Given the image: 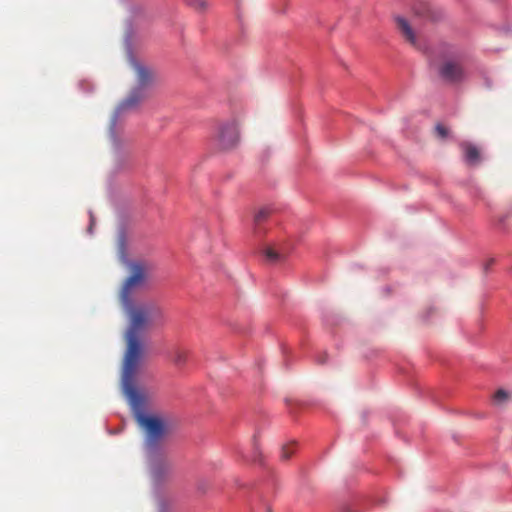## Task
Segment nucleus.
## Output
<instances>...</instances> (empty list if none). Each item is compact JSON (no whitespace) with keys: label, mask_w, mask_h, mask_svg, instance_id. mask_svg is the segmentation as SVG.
<instances>
[{"label":"nucleus","mask_w":512,"mask_h":512,"mask_svg":"<svg viewBox=\"0 0 512 512\" xmlns=\"http://www.w3.org/2000/svg\"><path fill=\"white\" fill-rule=\"evenodd\" d=\"M270 215V210L267 208H261L254 216V223L256 226H259L262 222H264Z\"/></svg>","instance_id":"obj_13"},{"label":"nucleus","mask_w":512,"mask_h":512,"mask_svg":"<svg viewBox=\"0 0 512 512\" xmlns=\"http://www.w3.org/2000/svg\"><path fill=\"white\" fill-rule=\"evenodd\" d=\"M264 254L266 258L272 263L280 262L286 257V254L279 252L272 247L265 248Z\"/></svg>","instance_id":"obj_11"},{"label":"nucleus","mask_w":512,"mask_h":512,"mask_svg":"<svg viewBox=\"0 0 512 512\" xmlns=\"http://www.w3.org/2000/svg\"><path fill=\"white\" fill-rule=\"evenodd\" d=\"M494 263V259H490L487 263H486V266H485V269H488L489 266L493 265Z\"/></svg>","instance_id":"obj_16"},{"label":"nucleus","mask_w":512,"mask_h":512,"mask_svg":"<svg viewBox=\"0 0 512 512\" xmlns=\"http://www.w3.org/2000/svg\"><path fill=\"white\" fill-rule=\"evenodd\" d=\"M440 62L437 64L439 77L445 82L456 84L466 79L462 65V53L452 45L444 44L438 51Z\"/></svg>","instance_id":"obj_2"},{"label":"nucleus","mask_w":512,"mask_h":512,"mask_svg":"<svg viewBox=\"0 0 512 512\" xmlns=\"http://www.w3.org/2000/svg\"><path fill=\"white\" fill-rule=\"evenodd\" d=\"M296 451V443L295 442H289L282 446L281 449V460L287 461L289 460L292 455Z\"/></svg>","instance_id":"obj_12"},{"label":"nucleus","mask_w":512,"mask_h":512,"mask_svg":"<svg viewBox=\"0 0 512 512\" xmlns=\"http://www.w3.org/2000/svg\"><path fill=\"white\" fill-rule=\"evenodd\" d=\"M129 269L130 275L125 280L120 292L121 303L129 316V327L125 335L127 349L123 363L122 389L134 411L138 425L144 431L145 447L152 452L163 439L167 429L160 418L142 412L145 399L135 387L134 377L142 355L140 335L157 308L152 304L134 306L131 300L132 291L143 284L149 265L137 261L132 262Z\"/></svg>","instance_id":"obj_1"},{"label":"nucleus","mask_w":512,"mask_h":512,"mask_svg":"<svg viewBox=\"0 0 512 512\" xmlns=\"http://www.w3.org/2000/svg\"><path fill=\"white\" fill-rule=\"evenodd\" d=\"M461 149L464 152L465 161L469 165H476L480 162V152L475 145L471 143H462Z\"/></svg>","instance_id":"obj_7"},{"label":"nucleus","mask_w":512,"mask_h":512,"mask_svg":"<svg viewBox=\"0 0 512 512\" xmlns=\"http://www.w3.org/2000/svg\"><path fill=\"white\" fill-rule=\"evenodd\" d=\"M150 470L153 481L159 484L167 480L173 471L172 463L160 456H153L150 460Z\"/></svg>","instance_id":"obj_4"},{"label":"nucleus","mask_w":512,"mask_h":512,"mask_svg":"<svg viewBox=\"0 0 512 512\" xmlns=\"http://www.w3.org/2000/svg\"><path fill=\"white\" fill-rule=\"evenodd\" d=\"M512 400V393L505 389H498L492 396V403L496 407H505Z\"/></svg>","instance_id":"obj_8"},{"label":"nucleus","mask_w":512,"mask_h":512,"mask_svg":"<svg viewBox=\"0 0 512 512\" xmlns=\"http://www.w3.org/2000/svg\"><path fill=\"white\" fill-rule=\"evenodd\" d=\"M134 68L139 85L144 86L150 79V72L140 64L135 63Z\"/></svg>","instance_id":"obj_10"},{"label":"nucleus","mask_w":512,"mask_h":512,"mask_svg":"<svg viewBox=\"0 0 512 512\" xmlns=\"http://www.w3.org/2000/svg\"><path fill=\"white\" fill-rule=\"evenodd\" d=\"M142 98L143 95L140 89L133 90L131 94L118 105L112 120V126H115L118 116L128 109L134 108Z\"/></svg>","instance_id":"obj_5"},{"label":"nucleus","mask_w":512,"mask_h":512,"mask_svg":"<svg viewBox=\"0 0 512 512\" xmlns=\"http://www.w3.org/2000/svg\"><path fill=\"white\" fill-rule=\"evenodd\" d=\"M189 352L182 348H176L173 351L172 361L176 366H183L188 360Z\"/></svg>","instance_id":"obj_9"},{"label":"nucleus","mask_w":512,"mask_h":512,"mask_svg":"<svg viewBox=\"0 0 512 512\" xmlns=\"http://www.w3.org/2000/svg\"><path fill=\"white\" fill-rule=\"evenodd\" d=\"M239 141L238 122L231 119L221 123L216 135V144L221 150H228L237 145Z\"/></svg>","instance_id":"obj_3"},{"label":"nucleus","mask_w":512,"mask_h":512,"mask_svg":"<svg viewBox=\"0 0 512 512\" xmlns=\"http://www.w3.org/2000/svg\"><path fill=\"white\" fill-rule=\"evenodd\" d=\"M194 6L196 9L204 10L206 8V2L205 0H195Z\"/></svg>","instance_id":"obj_15"},{"label":"nucleus","mask_w":512,"mask_h":512,"mask_svg":"<svg viewBox=\"0 0 512 512\" xmlns=\"http://www.w3.org/2000/svg\"><path fill=\"white\" fill-rule=\"evenodd\" d=\"M395 21H396L397 28H398L399 32L401 33L402 37L409 44L418 48L419 44H418L417 36H416L414 30L412 29V27L410 26L409 22L405 18L400 17V16H397L395 18Z\"/></svg>","instance_id":"obj_6"},{"label":"nucleus","mask_w":512,"mask_h":512,"mask_svg":"<svg viewBox=\"0 0 512 512\" xmlns=\"http://www.w3.org/2000/svg\"><path fill=\"white\" fill-rule=\"evenodd\" d=\"M436 132L441 138L446 137L448 134L447 128L440 124L436 126Z\"/></svg>","instance_id":"obj_14"}]
</instances>
